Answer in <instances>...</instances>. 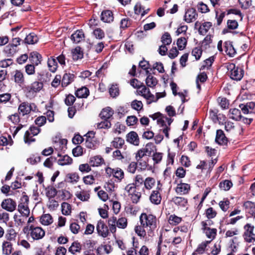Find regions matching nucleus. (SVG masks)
Returning <instances> with one entry per match:
<instances>
[{
    "mask_svg": "<svg viewBox=\"0 0 255 255\" xmlns=\"http://www.w3.org/2000/svg\"><path fill=\"white\" fill-rule=\"evenodd\" d=\"M140 223L145 227L149 236L153 235V231L156 228L157 219L155 216L151 214L142 213L139 217Z\"/></svg>",
    "mask_w": 255,
    "mask_h": 255,
    "instance_id": "obj_1",
    "label": "nucleus"
},
{
    "mask_svg": "<svg viewBox=\"0 0 255 255\" xmlns=\"http://www.w3.org/2000/svg\"><path fill=\"white\" fill-rule=\"evenodd\" d=\"M227 69L231 79L239 81L243 77V71L242 69L236 67L234 63H230L227 65Z\"/></svg>",
    "mask_w": 255,
    "mask_h": 255,
    "instance_id": "obj_2",
    "label": "nucleus"
},
{
    "mask_svg": "<svg viewBox=\"0 0 255 255\" xmlns=\"http://www.w3.org/2000/svg\"><path fill=\"white\" fill-rule=\"evenodd\" d=\"M212 224L210 220L202 221L201 223L202 230L207 237L211 240L214 239L217 234V230L215 228H210L209 226Z\"/></svg>",
    "mask_w": 255,
    "mask_h": 255,
    "instance_id": "obj_3",
    "label": "nucleus"
},
{
    "mask_svg": "<svg viewBox=\"0 0 255 255\" xmlns=\"http://www.w3.org/2000/svg\"><path fill=\"white\" fill-rule=\"evenodd\" d=\"M44 230L41 227L30 226L29 228L28 235L33 240H39L45 236Z\"/></svg>",
    "mask_w": 255,
    "mask_h": 255,
    "instance_id": "obj_4",
    "label": "nucleus"
},
{
    "mask_svg": "<svg viewBox=\"0 0 255 255\" xmlns=\"http://www.w3.org/2000/svg\"><path fill=\"white\" fill-rule=\"evenodd\" d=\"M244 233L243 237L246 242L252 243L255 241V233L254 226L251 224H247L244 227Z\"/></svg>",
    "mask_w": 255,
    "mask_h": 255,
    "instance_id": "obj_5",
    "label": "nucleus"
},
{
    "mask_svg": "<svg viewBox=\"0 0 255 255\" xmlns=\"http://www.w3.org/2000/svg\"><path fill=\"white\" fill-rule=\"evenodd\" d=\"M43 88V83L40 82H34L30 85L25 87L27 96L34 97L36 93L39 92Z\"/></svg>",
    "mask_w": 255,
    "mask_h": 255,
    "instance_id": "obj_6",
    "label": "nucleus"
},
{
    "mask_svg": "<svg viewBox=\"0 0 255 255\" xmlns=\"http://www.w3.org/2000/svg\"><path fill=\"white\" fill-rule=\"evenodd\" d=\"M36 110V106L34 104H30L27 102H23L21 103L18 108L19 114L22 116L27 115L31 112V111H35Z\"/></svg>",
    "mask_w": 255,
    "mask_h": 255,
    "instance_id": "obj_7",
    "label": "nucleus"
},
{
    "mask_svg": "<svg viewBox=\"0 0 255 255\" xmlns=\"http://www.w3.org/2000/svg\"><path fill=\"white\" fill-rule=\"evenodd\" d=\"M138 94L143 96L147 100V103L150 104L154 101V96L152 95L149 89L146 88L145 85H141L137 90Z\"/></svg>",
    "mask_w": 255,
    "mask_h": 255,
    "instance_id": "obj_8",
    "label": "nucleus"
},
{
    "mask_svg": "<svg viewBox=\"0 0 255 255\" xmlns=\"http://www.w3.org/2000/svg\"><path fill=\"white\" fill-rule=\"evenodd\" d=\"M1 208L8 211L13 212L16 209V203L11 198H7L2 201L1 203Z\"/></svg>",
    "mask_w": 255,
    "mask_h": 255,
    "instance_id": "obj_9",
    "label": "nucleus"
},
{
    "mask_svg": "<svg viewBox=\"0 0 255 255\" xmlns=\"http://www.w3.org/2000/svg\"><path fill=\"white\" fill-rule=\"evenodd\" d=\"M96 231L99 236L103 238H106L109 235L108 228L104 222L102 220H100L97 222Z\"/></svg>",
    "mask_w": 255,
    "mask_h": 255,
    "instance_id": "obj_10",
    "label": "nucleus"
},
{
    "mask_svg": "<svg viewBox=\"0 0 255 255\" xmlns=\"http://www.w3.org/2000/svg\"><path fill=\"white\" fill-rule=\"evenodd\" d=\"M198 17V14L194 8H188L185 12L184 15V20L187 23L194 21Z\"/></svg>",
    "mask_w": 255,
    "mask_h": 255,
    "instance_id": "obj_11",
    "label": "nucleus"
},
{
    "mask_svg": "<svg viewBox=\"0 0 255 255\" xmlns=\"http://www.w3.org/2000/svg\"><path fill=\"white\" fill-rule=\"evenodd\" d=\"M154 118L157 119V124L162 127H166V126H170L173 120L171 118H167L161 115L159 116L155 117Z\"/></svg>",
    "mask_w": 255,
    "mask_h": 255,
    "instance_id": "obj_12",
    "label": "nucleus"
},
{
    "mask_svg": "<svg viewBox=\"0 0 255 255\" xmlns=\"http://www.w3.org/2000/svg\"><path fill=\"white\" fill-rule=\"evenodd\" d=\"M243 113L245 114L254 113L255 103L253 102L247 103L246 105L241 104L239 106Z\"/></svg>",
    "mask_w": 255,
    "mask_h": 255,
    "instance_id": "obj_13",
    "label": "nucleus"
},
{
    "mask_svg": "<svg viewBox=\"0 0 255 255\" xmlns=\"http://www.w3.org/2000/svg\"><path fill=\"white\" fill-rule=\"evenodd\" d=\"M2 253L4 255H10L13 250V246L11 242L4 240L1 245Z\"/></svg>",
    "mask_w": 255,
    "mask_h": 255,
    "instance_id": "obj_14",
    "label": "nucleus"
},
{
    "mask_svg": "<svg viewBox=\"0 0 255 255\" xmlns=\"http://www.w3.org/2000/svg\"><path fill=\"white\" fill-rule=\"evenodd\" d=\"M215 141L220 145H226L227 143V138L226 137L223 131L221 129L217 130Z\"/></svg>",
    "mask_w": 255,
    "mask_h": 255,
    "instance_id": "obj_15",
    "label": "nucleus"
},
{
    "mask_svg": "<svg viewBox=\"0 0 255 255\" xmlns=\"http://www.w3.org/2000/svg\"><path fill=\"white\" fill-rule=\"evenodd\" d=\"M17 235V233L15 229L10 227L8 228L5 232V241H8L9 242L14 241L16 240Z\"/></svg>",
    "mask_w": 255,
    "mask_h": 255,
    "instance_id": "obj_16",
    "label": "nucleus"
},
{
    "mask_svg": "<svg viewBox=\"0 0 255 255\" xmlns=\"http://www.w3.org/2000/svg\"><path fill=\"white\" fill-rule=\"evenodd\" d=\"M158 189L159 188H157L156 190L152 191L149 197L151 202L155 205L159 204L161 201V194Z\"/></svg>",
    "mask_w": 255,
    "mask_h": 255,
    "instance_id": "obj_17",
    "label": "nucleus"
},
{
    "mask_svg": "<svg viewBox=\"0 0 255 255\" xmlns=\"http://www.w3.org/2000/svg\"><path fill=\"white\" fill-rule=\"evenodd\" d=\"M75 196L79 200L82 201H88L90 197V191L82 190L79 191H77L75 193Z\"/></svg>",
    "mask_w": 255,
    "mask_h": 255,
    "instance_id": "obj_18",
    "label": "nucleus"
},
{
    "mask_svg": "<svg viewBox=\"0 0 255 255\" xmlns=\"http://www.w3.org/2000/svg\"><path fill=\"white\" fill-rule=\"evenodd\" d=\"M58 156L60 158L58 160L57 163L60 165H68L72 163L73 159L67 155H61L60 154L58 153Z\"/></svg>",
    "mask_w": 255,
    "mask_h": 255,
    "instance_id": "obj_19",
    "label": "nucleus"
},
{
    "mask_svg": "<svg viewBox=\"0 0 255 255\" xmlns=\"http://www.w3.org/2000/svg\"><path fill=\"white\" fill-rule=\"evenodd\" d=\"M127 140L128 142L135 145H138L139 144V139L137 134L134 131H131L127 134Z\"/></svg>",
    "mask_w": 255,
    "mask_h": 255,
    "instance_id": "obj_20",
    "label": "nucleus"
},
{
    "mask_svg": "<svg viewBox=\"0 0 255 255\" xmlns=\"http://www.w3.org/2000/svg\"><path fill=\"white\" fill-rule=\"evenodd\" d=\"M75 76L73 74L65 73L64 74L61 80V85L62 87H66L73 81Z\"/></svg>",
    "mask_w": 255,
    "mask_h": 255,
    "instance_id": "obj_21",
    "label": "nucleus"
},
{
    "mask_svg": "<svg viewBox=\"0 0 255 255\" xmlns=\"http://www.w3.org/2000/svg\"><path fill=\"white\" fill-rule=\"evenodd\" d=\"M84 34L82 30H78L71 36L74 42L78 43L84 39Z\"/></svg>",
    "mask_w": 255,
    "mask_h": 255,
    "instance_id": "obj_22",
    "label": "nucleus"
},
{
    "mask_svg": "<svg viewBox=\"0 0 255 255\" xmlns=\"http://www.w3.org/2000/svg\"><path fill=\"white\" fill-rule=\"evenodd\" d=\"M190 189V186L186 183H180L177 185L176 188V192L179 194H187Z\"/></svg>",
    "mask_w": 255,
    "mask_h": 255,
    "instance_id": "obj_23",
    "label": "nucleus"
},
{
    "mask_svg": "<svg viewBox=\"0 0 255 255\" xmlns=\"http://www.w3.org/2000/svg\"><path fill=\"white\" fill-rule=\"evenodd\" d=\"M104 161V159L101 156L96 155L90 158L89 164L91 166L97 167L101 165Z\"/></svg>",
    "mask_w": 255,
    "mask_h": 255,
    "instance_id": "obj_24",
    "label": "nucleus"
},
{
    "mask_svg": "<svg viewBox=\"0 0 255 255\" xmlns=\"http://www.w3.org/2000/svg\"><path fill=\"white\" fill-rule=\"evenodd\" d=\"M101 20L105 22H111L114 20L113 12L109 10L103 11L101 13Z\"/></svg>",
    "mask_w": 255,
    "mask_h": 255,
    "instance_id": "obj_25",
    "label": "nucleus"
},
{
    "mask_svg": "<svg viewBox=\"0 0 255 255\" xmlns=\"http://www.w3.org/2000/svg\"><path fill=\"white\" fill-rule=\"evenodd\" d=\"M13 79L14 82L19 86L22 85L24 82V78L23 73L20 70H17L14 71Z\"/></svg>",
    "mask_w": 255,
    "mask_h": 255,
    "instance_id": "obj_26",
    "label": "nucleus"
},
{
    "mask_svg": "<svg viewBox=\"0 0 255 255\" xmlns=\"http://www.w3.org/2000/svg\"><path fill=\"white\" fill-rule=\"evenodd\" d=\"M114 114V111L110 107L103 109L100 116L102 120H109Z\"/></svg>",
    "mask_w": 255,
    "mask_h": 255,
    "instance_id": "obj_27",
    "label": "nucleus"
},
{
    "mask_svg": "<svg viewBox=\"0 0 255 255\" xmlns=\"http://www.w3.org/2000/svg\"><path fill=\"white\" fill-rule=\"evenodd\" d=\"M211 241H206L203 242L200 244H199L196 249L195 252L193 253V255H195L197 254H202L208 250L207 247V246L210 243Z\"/></svg>",
    "mask_w": 255,
    "mask_h": 255,
    "instance_id": "obj_28",
    "label": "nucleus"
},
{
    "mask_svg": "<svg viewBox=\"0 0 255 255\" xmlns=\"http://www.w3.org/2000/svg\"><path fill=\"white\" fill-rule=\"evenodd\" d=\"M40 222L44 226H48L53 222V219L50 214H45L40 217Z\"/></svg>",
    "mask_w": 255,
    "mask_h": 255,
    "instance_id": "obj_29",
    "label": "nucleus"
},
{
    "mask_svg": "<svg viewBox=\"0 0 255 255\" xmlns=\"http://www.w3.org/2000/svg\"><path fill=\"white\" fill-rule=\"evenodd\" d=\"M225 49L226 54L230 57H234L236 53V51L230 41H227L225 43Z\"/></svg>",
    "mask_w": 255,
    "mask_h": 255,
    "instance_id": "obj_30",
    "label": "nucleus"
},
{
    "mask_svg": "<svg viewBox=\"0 0 255 255\" xmlns=\"http://www.w3.org/2000/svg\"><path fill=\"white\" fill-rule=\"evenodd\" d=\"M247 212L255 217V203L251 201H247L244 204Z\"/></svg>",
    "mask_w": 255,
    "mask_h": 255,
    "instance_id": "obj_31",
    "label": "nucleus"
},
{
    "mask_svg": "<svg viewBox=\"0 0 255 255\" xmlns=\"http://www.w3.org/2000/svg\"><path fill=\"white\" fill-rule=\"evenodd\" d=\"M42 59L41 55L37 52H32L30 55V60L33 64L38 65L40 63Z\"/></svg>",
    "mask_w": 255,
    "mask_h": 255,
    "instance_id": "obj_32",
    "label": "nucleus"
},
{
    "mask_svg": "<svg viewBox=\"0 0 255 255\" xmlns=\"http://www.w3.org/2000/svg\"><path fill=\"white\" fill-rule=\"evenodd\" d=\"M229 116L230 118L236 121L240 120L242 118L240 111L236 108L230 110Z\"/></svg>",
    "mask_w": 255,
    "mask_h": 255,
    "instance_id": "obj_33",
    "label": "nucleus"
},
{
    "mask_svg": "<svg viewBox=\"0 0 255 255\" xmlns=\"http://www.w3.org/2000/svg\"><path fill=\"white\" fill-rule=\"evenodd\" d=\"M72 58L74 60H78L83 57V53L80 47L77 46L72 50Z\"/></svg>",
    "mask_w": 255,
    "mask_h": 255,
    "instance_id": "obj_34",
    "label": "nucleus"
},
{
    "mask_svg": "<svg viewBox=\"0 0 255 255\" xmlns=\"http://www.w3.org/2000/svg\"><path fill=\"white\" fill-rule=\"evenodd\" d=\"M212 26V23L210 22H204L200 26L199 28V32L202 35H205Z\"/></svg>",
    "mask_w": 255,
    "mask_h": 255,
    "instance_id": "obj_35",
    "label": "nucleus"
},
{
    "mask_svg": "<svg viewBox=\"0 0 255 255\" xmlns=\"http://www.w3.org/2000/svg\"><path fill=\"white\" fill-rule=\"evenodd\" d=\"M145 83L148 87L153 88L157 85L158 81L155 77L149 74L146 78Z\"/></svg>",
    "mask_w": 255,
    "mask_h": 255,
    "instance_id": "obj_36",
    "label": "nucleus"
},
{
    "mask_svg": "<svg viewBox=\"0 0 255 255\" xmlns=\"http://www.w3.org/2000/svg\"><path fill=\"white\" fill-rule=\"evenodd\" d=\"M89 90L85 87L78 89L76 92V95L79 98H85L89 95Z\"/></svg>",
    "mask_w": 255,
    "mask_h": 255,
    "instance_id": "obj_37",
    "label": "nucleus"
},
{
    "mask_svg": "<svg viewBox=\"0 0 255 255\" xmlns=\"http://www.w3.org/2000/svg\"><path fill=\"white\" fill-rule=\"evenodd\" d=\"M18 210L23 216L28 217L30 214V210L28 205L19 204L18 205Z\"/></svg>",
    "mask_w": 255,
    "mask_h": 255,
    "instance_id": "obj_38",
    "label": "nucleus"
},
{
    "mask_svg": "<svg viewBox=\"0 0 255 255\" xmlns=\"http://www.w3.org/2000/svg\"><path fill=\"white\" fill-rule=\"evenodd\" d=\"M155 183V180L153 178L148 177L144 180V187L146 189L149 190L153 188Z\"/></svg>",
    "mask_w": 255,
    "mask_h": 255,
    "instance_id": "obj_39",
    "label": "nucleus"
},
{
    "mask_svg": "<svg viewBox=\"0 0 255 255\" xmlns=\"http://www.w3.org/2000/svg\"><path fill=\"white\" fill-rule=\"evenodd\" d=\"M145 227H143V225L136 226L134 228L135 233L140 238H144L146 235V232L145 230Z\"/></svg>",
    "mask_w": 255,
    "mask_h": 255,
    "instance_id": "obj_40",
    "label": "nucleus"
},
{
    "mask_svg": "<svg viewBox=\"0 0 255 255\" xmlns=\"http://www.w3.org/2000/svg\"><path fill=\"white\" fill-rule=\"evenodd\" d=\"M117 222V219L114 216L110 217L108 220V226L112 233H114L116 231Z\"/></svg>",
    "mask_w": 255,
    "mask_h": 255,
    "instance_id": "obj_41",
    "label": "nucleus"
},
{
    "mask_svg": "<svg viewBox=\"0 0 255 255\" xmlns=\"http://www.w3.org/2000/svg\"><path fill=\"white\" fill-rule=\"evenodd\" d=\"M125 143V140L121 137H115L111 142L112 145L116 148H121Z\"/></svg>",
    "mask_w": 255,
    "mask_h": 255,
    "instance_id": "obj_42",
    "label": "nucleus"
},
{
    "mask_svg": "<svg viewBox=\"0 0 255 255\" xmlns=\"http://www.w3.org/2000/svg\"><path fill=\"white\" fill-rule=\"evenodd\" d=\"M4 52L9 56H13L17 52V48L9 43L5 47Z\"/></svg>",
    "mask_w": 255,
    "mask_h": 255,
    "instance_id": "obj_43",
    "label": "nucleus"
},
{
    "mask_svg": "<svg viewBox=\"0 0 255 255\" xmlns=\"http://www.w3.org/2000/svg\"><path fill=\"white\" fill-rule=\"evenodd\" d=\"M38 41L36 35L34 33H30L26 36L24 39L25 43L28 44H33Z\"/></svg>",
    "mask_w": 255,
    "mask_h": 255,
    "instance_id": "obj_44",
    "label": "nucleus"
},
{
    "mask_svg": "<svg viewBox=\"0 0 255 255\" xmlns=\"http://www.w3.org/2000/svg\"><path fill=\"white\" fill-rule=\"evenodd\" d=\"M47 64L49 70L52 72L56 71L57 68V63L55 59L51 57L49 58L47 62Z\"/></svg>",
    "mask_w": 255,
    "mask_h": 255,
    "instance_id": "obj_45",
    "label": "nucleus"
},
{
    "mask_svg": "<svg viewBox=\"0 0 255 255\" xmlns=\"http://www.w3.org/2000/svg\"><path fill=\"white\" fill-rule=\"evenodd\" d=\"M66 143L67 140L65 139L59 140V141H57L55 143L54 147L56 150L58 151L65 150V149L66 148Z\"/></svg>",
    "mask_w": 255,
    "mask_h": 255,
    "instance_id": "obj_46",
    "label": "nucleus"
},
{
    "mask_svg": "<svg viewBox=\"0 0 255 255\" xmlns=\"http://www.w3.org/2000/svg\"><path fill=\"white\" fill-rule=\"evenodd\" d=\"M147 152V148H141L138 150L135 154L136 161H139V159L141 160L145 156L148 155Z\"/></svg>",
    "mask_w": 255,
    "mask_h": 255,
    "instance_id": "obj_47",
    "label": "nucleus"
},
{
    "mask_svg": "<svg viewBox=\"0 0 255 255\" xmlns=\"http://www.w3.org/2000/svg\"><path fill=\"white\" fill-rule=\"evenodd\" d=\"M141 196V192L138 191L137 188L133 193H131L128 196L130 198L132 203H137L139 201Z\"/></svg>",
    "mask_w": 255,
    "mask_h": 255,
    "instance_id": "obj_48",
    "label": "nucleus"
},
{
    "mask_svg": "<svg viewBox=\"0 0 255 255\" xmlns=\"http://www.w3.org/2000/svg\"><path fill=\"white\" fill-rule=\"evenodd\" d=\"M46 194L49 199L54 198L56 195L58 191H57L56 189L53 187H48L46 189Z\"/></svg>",
    "mask_w": 255,
    "mask_h": 255,
    "instance_id": "obj_49",
    "label": "nucleus"
},
{
    "mask_svg": "<svg viewBox=\"0 0 255 255\" xmlns=\"http://www.w3.org/2000/svg\"><path fill=\"white\" fill-rule=\"evenodd\" d=\"M81 249L80 244L77 242H74L69 248V251L72 254H75L77 252H80Z\"/></svg>",
    "mask_w": 255,
    "mask_h": 255,
    "instance_id": "obj_50",
    "label": "nucleus"
},
{
    "mask_svg": "<svg viewBox=\"0 0 255 255\" xmlns=\"http://www.w3.org/2000/svg\"><path fill=\"white\" fill-rule=\"evenodd\" d=\"M113 176L121 181L124 177V172L120 168H115Z\"/></svg>",
    "mask_w": 255,
    "mask_h": 255,
    "instance_id": "obj_51",
    "label": "nucleus"
},
{
    "mask_svg": "<svg viewBox=\"0 0 255 255\" xmlns=\"http://www.w3.org/2000/svg\"><path fill=\"white\" fill-rule=\"evenodd\" d=\"M91 135L94 136L93 132H88L85 135L86 138L85 141L86 146L89 148H92L94 146V143L92 142V139L91 137Z\"/></svg>",
    "mask_w": 255,
    "mask_h": 255,
    "instance_id": "obj_52",
    "label": "nucleus"
},
{
    "mask_svg": "<svg viewBox=\"0 0 255 255\" xmlns=\"http://www.w3.org/2000/svg\"><path fill=\"white\" fill-rule=\"evenodd\" d=\"M109 93L113 98H116L119 95V89L117 85H112L109 88Z\"/></svg>",
    "mask_w": 255,
    "mask_h": 255,
    "instance_id": "obj_53",
    "label": "nucleus"
},
{
    "mask_svg": "<svg viewBox=\"0 0 255 255\" xmlns=\"http://www.w3.org/2000/svg\"><path fill=\"white\" fill-rule=\"evenodd\" d=\"M173 202L178 205L185 207L187 203V200L183 197H175L173 199Z\"/></svg>",
    "mask_w": 255,
    "mask_h": 255,
    "instance_id": "obj_54",
    "label": "nucleus"
},
{
    "mask_svg": "<svg viewBox=\"0 0 255 255\" xmlns=\"http://www.w3.org/2000/svg\"><path fill=\"white\" fill-rule=\"evenodd\" d=\"M128 225L127 219L125 217H120L117 220V226L120 229H125Z\"/></svg>",
    "mask_w": 255,
    "mask_h": 255,
    "instance_id": "obj_55",
    "label": "nucleus"
},
{
    "mask_svg": "<svg viewBox=\"0 0 255 255\" xmlns=\"http://www.w3.org/2000/svg\"><path fill=\"white\" fill-rule=\"evenodd\" d=\"M62 212L63 215H69L71 212V205L67 203L64 202L61 205Z\"/></svg>",
    "mask_w": 255,
    "mask_h": 255,
    "instance_id": "obj_56",
    "label": "nucleus"
},
{
    "mask_svg": "<svg viewBox=\"0 0 255 255\" xmlns=\"http://www.w3.org/2000/svg\"><path fill=\"white\" fill-rule=\"evenodd\" d=\"M161 42L163 45H169L172 42V39L168 32H165L161 37Z\"/></svg>",
    "mask_w": 255,
    "mask_h": 255,
    "instance_id": "obj_57",
    "label": "nucleus"
},
{
    "mask_svg": "<svg viewBox=\"0 0 255 255\" xmlns=\"http://www.w3.org/2000/svg\"><path fill=\"white\" fill-rule=\"evenodd\" d=\"M144 180L141 175L138 174L134 176L133 179L134 182L132 183L138 188L139 185H142L143 183L144 184Z\"/></svg>",
    "mask_w": 255,
    "mask_h": 255,
    "instance_id": "obj_58",
    "label": "nucleus"
},
{
    "mask_svg": "<svg viewBox=\"0 0 255 255\" xmlns=\"http://www.w3.org/2000/svg\"><path fill=\"white\" fill-rule=\"evenodd\" d=\"M69 182L74 184H76L79 180V176L77 173H72L68 175Z\"/></svg>",
    "mask_w": 255,
    "mask_h": 255,
    "instance_id": "obj_59",
    "label": "nucleus"
},
{
    "mask_svg": "<svg viewBox=\"0 0 255 255\" xmlns=\"http://www.w3.org/2000/svg\"><path fill=\"white\" fill-rule=\"evenodd\" d=\"M187 44V40L185 37H181L178 39L177 41V45L180 50H183Z\"/></svg>",
    "mask_w": 255,
    "mask_h": 255,
    "instance_id": "obj_60",
    "label": "nucleus"
},
{
    "mask_svg": "<svg viewBox=\"0 0 255 255\" xmlns=\"http://www.w3.org/2000/svg\"><path fill=\"white\" fill-rule=\"evenodd\" d=\"M232 186V183L228 180L221 182L219 184L220 188L225 191L229 190Z\"/></svg>",
    "mask_w": 255,
    "mask_h": 255,
    "instance_id": "obj_61",
    "label": "nucleus"
},
{
    "mask_svg": "<svg viewBox=\"0 0 255 255\" xmlns=\"http://www.w3.org/2000/svg\"><path fill=\"white\" fill-rule=\"evenodd\" d=\"M137 189V187L133 183H129L125 187V190L128 196H129L131 193H133Z\"/></svg>",
    "mask_w": 255,
    "mask_h": 255,
    "instance_id": "obj_62",
    "label": "nucleus"
},
{
    "mask_svg": "<svg viewBox=\"0 0 255 255\" xmlns=\"http://www.w3.org/2000/svg\"><path fill=\"white\" fill-rule=\"evenodd\" d=\"M58 194L63 200L69 199L71 197V194L70 192L65 189L58 191Z\"/></svg>",
    "mask_w": 255,
    "mask_h": 255,
    "instance_id": "obj_63",
    "label": "nucleus"
},
{
    "mask_svg": "<svg viewBox=\"0 0 255 255\" xmlns=\"http://www.w3.org/2000/svg\"><path fill=\"white\" fill-rule=\"evenodd\" d=\"M93 33L97 39H102L105 37V33L104 31L100 28L95 29L93 31Z\"/></svg>",
    "mask_w": 255,
    "mask_h": 255,
    "instance_id": "obj_64",
    "label": "nucleus"
}]
</instances>
